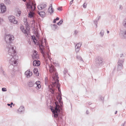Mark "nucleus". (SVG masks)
Returning <instances> with one entry per match:
<instances>
[{"instance_id": "1", "label": "nucleus", "mask_w": 126, "mask_h": 126, "mask_svg": "<svg viewBox=\"0 0 126 126\" xmlns=\"http://www.w3.org/2000/svg\"><path fill=\"white\" fill-rule=\"evenodd\" d=\"M49 71L51 73V75H52L53 81L51 86L49 85L48 88L50 89V91L52 94H54L55 89L54 87H56L58 88V91L59 92L61 93V90L60 89V84L59 83V80H58L59 78L58 77V74L55 71V70L54 67L52 66L50 69ZM61 93L59 94L58 95L59 98V102L61 107L58 104V103L55 102V107L54 110L51 109L53 113L54 114V116L55 117H58L59 118V116L58 113L60 112V110H62L61 107L63 106V102L62 101V97L61 95Z\"/></svg>"}, {"instance_id": "2", "label": "nucleus", "mask_w": 126, "mask_h": 126, "mask_svg": "<svg viewBox=\"0 0 126 126\" xmlns=\"http://www.w3.org/2000/svg\"><path fill=\"white\" fill-rule=\"evenodd\" d=\"M14 39V36L10 35H7L5 37V40L7 44L6 47L8 54L12 56L16 53V47H14L10 44Z\"/></svg>"}, {"instance_id": "3", "label": "nucleus", "mask_w": 126, "mask_h": 126, "mask_svg": "<svg viewBox=\"0 0 126 126\" xmlns=\"http://www.w3.org/2000/svg\"><path fill=\"white\" fill-rule=\"evenodd\" d=\"M26 6L27 9H29V13L28 14V17H33L34 13L33 11L36 8L35 4H34L31 1L26 3Z\"/></svg>"}, {"instance_id": "4", "label": "nucleus", "mask_w": 126, "mask_h": 126, "mask_svg": "<svg viewBox=\"0 0 126 126\" xmlns=\"http://www.w3.org/2000/svg\"><path fill=\"white\" fill-rule=\"evenodd\" d=\"M39 47L40 51L43 55V57L45 58H46L47 56L49 58V54L48 53H47L46 54L45 51L44 46L43 45V42L42 41H41V44L39 45Z\"/></svg>"}, {"instance_id": "5", "label": "nucleus", "mask_w": 126, "mask_h": 126, "mask_svg": "<svg viewBox=\"0 0 126 126\" xmlns=\"http://www.w3.org/2000/svg\"><path fill=\"white\" fill-rule=\"evenodd\" d=\"M16 53H15L14 55H11V56L12 57V58L9 61V63L11 65H13L14 66H16L17 64V59H15V58L16 57V56H15V55L16 54Z\"/></svg>"}, {"instance_id": "6", "label": "nucleus", "mask_w": 126, "mask_h": 126, "mask_svg": "<svg viewBox=\"0 0 126 126\" xmlns=\"http://www.w3.org/2000/svg\"><path fill=\"white\" fill-rule=\"evenodd\" d=\"M124 60H120L118 61L117 66V70L119 71L122 69L123 68V64L124 63Z\"/></svg>"}, {"instance_id": "7", "label": "nucleus", "mask_w": 126, "mask_h": 126, "mask_svg": "<svg viewBox=\"0 0 126 126\" xmlns=\"http://www.w3.org/2000/svg\"><path fill=\"white\" fill-rule=\"evenodd\" d=\"M8 19L10 22L14 24H16L18 21L15 20V17L13 16H10L8 17Z\"/></svg>"}, {"instance_id": "8", "label": "nucleus", "mask_w": 126, "mask_h": 126, "mask_svg": "<svg viewBox=\"0 0 126 126\" xmlns=\"http://www.w3.org/2000/svg\"><path fill=\"white\" fill-rule=\"evenodd\" d=\"M25 74L27 78H29L32 75V73L29 69L25 72Z\"/></svg>"}, {"instance_id": "9", "label": "nucleus", "mask_w": 126, "mask_h": 126, "mask_svg": "<svg viewBox=\"0 0 126 126\" xmlns=\"http://www.w3.org/2000/svg\"><path fill=\"white\" fill-rule=\"evenodd\" d=\"M95 62L97 65H102L103 62L102 59L100 58L97 59Z\"/></svg>"}, {"instance_id": "10", "label": "nucleus", "mask_w": 126, "mask_h": 126, "mask_svg": "<svg viewBox=\"0 0 126 126\" xmlns=\"http://www.w3.org/2000/svg\"><path fill=\"white\" fill-rule=\"evenodd\" d=\"M47 6L46 4L45 3H42L38 6V8L39 10H41L46 7Z\"/></svg>"}, {"instance_id": "11", "label": "nucleus", "mask_w": 126, "mask_h": 126, "mask_svg": "<svg viewBox=\"0 0 126 126\" xmlns=\"http://www.w3.org/2000/svg\"><path fill=\"white\" fill-rule=\"evenodd\" d=\"M0 8L2 13H4L6 11V7L4 3H1L0 4Z\"/></svg>"}, {"instance_id": "12", "label": "nucleus", "mask_w": 126, "mask_h": 126, "mask_svg": "<svg viewBox=\"0 0 126 126\" xmlns=\"http://www.w3.org/2000/svg\"><path fill=\"white\" fill-rule=\"evenodd\" d=\"M54 11V10L52 8V5L51 4L50 5L48 9V11L50 14H51Z\"/></svg>"}, {"instance_id": "13", "label": "nucleus", "mask_w": 126, "mask_h": 126, "mask_svg": "<svg viewBox=\"0 0 126 126\" xmlns=\"http://www.w3.org/2000/svg\"><path fill=\"white\" fill-rule=\"evenodd\" d=\"M37 52L36 50H34L33 56V59H37L38 58V55H37Z\"/></svg>"}, {"instance_id": "14", "label": "nucleus", "mask_w": 126, "mask_h": 126, "mask_svg": "<svg viewBox=\"0 0 126 126\" xmlns=\"http://www.w3.org/2000/svg\"><path fill=\"white\" fill-rule=\"evenodd\" d=\"M24 110V108L23 106H21L18 110V113H20L23 112Z\"/></svg>"}, {"instance_id": "15", "label": "nucleus", "mask_w": 126, "mask_h": 126, "mask_svg": "<svg viewBox=\"0 0 126 126\" xmlns=\"http://www.w3.org/2000/svg\"><path fill=\"white\" fill-rule=\"evenodd\" d=\"M40 62L39 61L34 60L33 63V65L34 66H38L40 65Z\"/></svg>"}, {"instance_id": "16", "label": "nucleus", "mask_w": 126, "mask_h": 126, "mask_svg": "<svg viewBox=\"0 0 126 126\" xmlns=\"http://www.w3.org/2000/svg\"><path fill=\"white\" fill-rule=\"evenodd\" d=\"M4 3L6 5H9L11 4V2L10 0H4Z\"/></svg>"}, {"instance_id": "17", "label": "nucleus", "mask_w": 126, "mask_h": 126, "mask_svg": "<svg viewBox=\"0 0 126 126\" xmlns=\"http://www.w3.org/2000/svg\"><path fill=\"white\" fill-rule=\"evenodd\" d=\"M21 29V30L22 31V32L24 33H25V35L27 36L28 35V32H28L27 30V32L26 30H25L22 27L20 28Z\"/></svg>"}, {"instance_id": "18", "label": "nucleus", "mask_w": 126, "mask_h": 126, "mask_svg": "<svg viewBox=\"0 0 126 126\" xmlns=\"http://www.w3.org/2000/svg\"><path fill=\"white\" fill-rule=\"evenodd\" d=\"M21 29V30L22 31V32L24 33H25V35L27 36L28 35V32H28L27 30V32L26 30H25L22 27L20 28Z\"/></svg>"}, {"instance_id": "19", "label": "nucleus", "mask_w": 126, "mask_h": 126, "mask_svg": "<svg viewBox=\"0 0 126 126\" xmlns=\"http://www.w3.org/2000/svg\"><path fill=\"white\" fill-rule=\"evenodd\" d=\"M35 85V82L33 81H31L29 82L28 83V85L29 87H31L33 86L34 85Z\"/></svg>"}, {"instance_id": "20", "label": "nucleus", "mask_w": 126, "mask_h": 126, "mask_svg": "<svg viewBox=\"0 0 126 126\" xmlns=\"http://www.w3.org/2000/svg\"><path fill=\"white\" fill-rule=\"evenodd\" d=\"M33 72L34 73V74L37 76H39L38 75L39 74L38 73V70L37 68H35L33 70Z\"/></svg>"}, {"instance_id": "21", "label": "nucleus", "mask_w": 126, "mask_h": 126, "mask_svg": "<svg viewBox=\"0 0 126 126\" xmlns=\"http://www.w3.org/2000/svg\"><path fill=\"white\" fill-rule=\"evenodd\" d=\"M38 14L41 16L43 17L45 15V13L44 12H39Z\"/></svg>"}, {"instance_id": "22", "label": "nucleus", "mask_w": 126, "mask_h": 126, "mask_svg": "<svg viewBox=\"0 0 126 126\" xmlns=\"http://www.w3.org/2000/svg\"><path fill=\"white\" fill-rule=\"evenodd\" d=\"M76 58L78 60H79L80 61H82L83 62H84L83 60L82 59L81 57L80 56L77 55L76 56Z\"/></svg>"}, {"instance_id": "23", "label": "nucleus", "mask_w": 126, "mask_h": 126, "mask_svg": "<svg viewBox=\"0 0 126 126\" xmlns=\"http://www.w3.org/2000/svg\"><path fill=\"white\" fill-rule=\"evenodd\" d=\"M100 16H99L97 19H96L95 21H94V22L95 25L96 26V27L97 28V21L99 20V19L100 18Z\"/></svg>"}, {"instance_id": "24", "label": "nucleus", "mask_w": 126, "mask_h": 126, "mask_svg": "<svg viewBox=\"0 0 126 126\" xmlns=\"http://www.w3.org/2000/svg\"><path fill=\"white\" fill-rule=\"evenodd\" d=\"M123 26L125 28H126V19L124 20L123 22L122 23Z\"/></svg>"}, {"instance_id": "25", "label": "nucleus", "mask_w": 126, "mask_h": 126, "mask_svg": "<svg viewBox=\"0 0 126 126\" xmlns=\"http://www.w3.org/2000/svg\"><path fill=\"white\" fill-rule=\"evenodd\" d=\"M24 24L26 26V29L28 32H29L30 28L29 27V25L28 23H24Z\"/></svg>"}, {"instance_id": "26", "label": "nucleus", "mask_w": 126, "mask_h": 126, "mask_svg": "<svg viewBox=\"0 0 126 126\" xmlns=\"http://www.w3.org/2000/svg\"><path fill=\"white\" fill-rule=\"evenodd\" d=\"M122 34L124 38H126V31L123 32Z\"/></svg>"}, {"instance_id": "27", "label": "nucleus", "mask_w": 126, "mask_h": 126, "mask_svg": "<svg viewBox=\"0 0 126 126\" xmlns=\"http://www.w3.org/2000/svg\"><path fill=\"white\" fill-rule=\"evenodd\" d=\"M67 70L66 69H64V70L63 71V73L65 77V75H66V74H67Z\"/></svg>"}, {"instance_id": "28", "label": "nucleus", "mask_w": 126, "mask_h": 126, "mask_svg": "<svg viewBox=\"0 0 126 126\" xmlns=\"http://www.w3.org/2000/svg\"><path fill=\"white\" fill-rule=\"evenodd\" d=\"M0 71L2 74H3L4 75H5V74L4 73V71L3 69L1 68L0 70Z\"/></svg>"}, {"instance_id": "29", "label": "nucleus", "mask_w": 126, "mask_h": 126, "mask_svg": "<svg viewBox=\"0 0 126 126\" xmlns=\"http://www.w3.org/2000/svg\"><path fill=\"white\" fill-rule=\"evenodd\" d=\"M81 44L80 43H79L76 45L75 47H77L80 48L81 46Z\"/></svg>"}, {"instance_id": "30", "label": "nucleus", "mask_w": 126, "mask_h": 126, "mask_svg": "<svg viewBox=\"0 0 126 126\" xmlns=\"http://www.w3.org/2000/svg\"><path fill=\"white\" fill-rule=\"evenodd\" d=\"M75 51L76 53H78L79 52L80 49V48L77 47H75Z\"/></svg>"}, {"instance_id": "31", "label": "nucleus", "mask_w": 126, "mask_h": 126, "mask_svg": "<svg viewBox=\"0 0 126 126\" xmlns=\"http://www.w3.org/2000/svg\"><path fill=\"white\" fill-rule=\"evenodd\" d=\"M63 21V19H62L60 21L57 23V25H60L61 24H62Z\"/></svg>"}, {"instance_id": "32", "label": "nucleus", "mask_w": 126, "mask_h": 126, "mask_svg": "<svg viewBox=\"0 0 126 126\" xmlns=\"http://www.w3.org/2000/svg\"><path fill=\"white\" fill-rule=\"evenodd\" d=\"M104 32L103 30H102L101 31V32H100V34L102 36L104 35Z\"/></svg>"}, {"instance_id": "33", "label": "nucleus", "mask_w": 126, "mask_h": 126, "mask_svg": "<svg viewBox=\"0 0 126 126\" xmlns=\"http://www.w3.org/2000/svg\"><path fill=\"white\" fill-rule=\"evenodd\" d=\"M35 85L36 84L37 85L40 84V82L39 81H37L35 82Z\"/></svg>"}, {"instance_id": "34", "label": "nucleus", "mask_w": 126, "mask_h": 126, "mask_svg": "<svg viewBox=\"0 0 126 126\" xmlns=\"http://www.w3.org/2000/svg\"><path fill=\"white\" fill-rule=\"evenodd\" d=\"M21 12L20 11H19L18 12V13H17L16 15V16H20V14H21Z\"/></svg>"}, {"instance_id": "35", "label": "nucleus", "mask_w": 126, "mask_h": 126, "mask_svg": "<svg viewBox=\"0 0 126 126\" xmlns=\"http://www.w3.org/2000/svg\"><path fill=\"white\" fill-rule=\"evenodd\" d=\"M87 4L86 3H84L83 5V6L84 8H85L86 7Z\"/></svg>"}, {"instance_id": "36", "label": "nucleus", "mask_w": 126, "mask_h": 126, "mask_svg": "<svg viewBox=\"0 0 126 126\" xmlns=\"http://www.w3.org/2000/svg\"><path fill=\"white\" fill-rule=\"evenodd\" d=\"M41 87V85L40 84L37 85L36 87V88H38V89L40 88Z\"/></svg>"}, {"instance_id": "37", "label": "nucleus", "mask_w": 126, "mask_h": 126, "mask_svg": "<svg viewBox=\"0 0 126 126\" xmlns=\"http://www.w3.org/2000/svg\"><path fill=\"white\" fill-rule=\"evenodd\" d=\"M2 90L3 91H4V92L6 91H7L6 88H2Z\"/></svg>"}, {"instance_id": "38", "label": "nucleus", "mask_w": 126, "mask_h": 126, "mask_svg": "<svg viewBox=\"0 0 126 126\" xmlns=\"http://www.w3.org/2000/svg\"><path fill=\"white\" fill-rule=\"evenodd\" d=\"M27 19H24V23H27Z\"/></svg>"}, {"instance_id": "39", "label": "nucleus", "mask_w": 126, "mask_h": 126, "mask_svg": "<svg viewBox=\"0 0 126 126\" xmlns=\"http://www.w3.org/2000/svg\"><path fill=\"white\" fill-rule=\"evenodd\" d=\"M32 38L33 39V41L35 43V40H36L35 37H34L33 38V37H32Z\"/></svg>"}, {"instance_id": "40", "label": "nucleus", "mask_w": 126, "mask_h": 126, "mask_svg": "<svg viewBox=\"0 0 126 126\" xmlns=\"http://www.w3.org/2000/svg\"><path fill=\"white\" fill-rule=\"evenodd\" d=\"M57 10L60 11H61V8L60 7H58L57 8Z\"/></svg>"}, {"instance_id": "41", "label": "nucleus", "mask_w": 126, "mask_h": 126, "mask_svg": "<svg viewBox=\"0 0 126 126\" xmlns=\"http://www.w3.org/2000/svg\"><path fill=\"white\" fill-rule=\"evenodd\" d=\"M73 0H72L70 2V4L71 5L72 4V3L73 2Z\"/></svg>"}, {"instance_id": "42", "label": "nucleus", "mask_w": 126, "mask_h": 126, "mask_svg": "<svg viewBox=\"0 0 126 126\" xmlns=\"http://www.w3.org/2000/svg\"><path fill=\"white\" fill-rule=\"evenodd\" d=\"M59 18L58 17H57L55 19L56 20H58L59 19Z\"/></svg>"}, {"instance_id": "43", "label": "nucleus", "mask_w": 126, "mask_h": 126, "mask_svg": "<svg viewBox=\"0 0 126 126\" xmlns=\"http://www.w3.org/2000/svg\"><path fill=\"white\" fill-rule=\"evenodd\" d=\"M46 39H45V45H46V47H47V44H46L47 42L46 41Z\"/></svg>"}, {"instance_id": "44", "label": "nucleus", "mask_w": 126, "mask_h": 126, "mask_svg": "<svg viewBox=\"0 0 126 126\" xmlns=\"http://www.w3.org/2000/svg\"><path fill=\"white\" fill-rule=\"evenodd\" d=\"M53 26H55V28H57V25L55 24L53 25Z\"/></svg>"}, {"instance_id": "45", "label": "nucleus", "mask_w": 126, "mask_h": 126, "mask_svg": "<svg viewBox=\"0 0 126 126\" xmlns=\"http://www.w3.org/2000/svg\"><path fill=\"white\" fill-rule=\"evenodd\" d=\"M78 33V32L76 31H75V32H74V33L76 34H77Z\"/></svg>"}, {"instance_id": "46", "label": "nucleus", "mask_w": 126, "mask_h": 126, "mask_svg": "<svg viewBox=\"0 0 126 126\" xmlns=\"http://www.w3.org/2000/svg\"><path fill=\"white\" fill-rule=\"evenodd\" d=\"M53 22L54 23H55L56 22V20H55V19L53 21Z\"/></svg>"}, {"instance_id": "47", "label": "nucleus", "mask_w": 126, "mask_h": 126, "mask_svg": "<svg viewBox=\"0 0 126 126\" xmlns=\"http://www.w3.org/2000/svg\"><path fill=\"white\" fill-rule=\"evenodd\" d=\"M123 54H121L120 55V57H123Z\"/></svg>"}, {"instance_id": "48", "label": "nucleus", "mask_w": 126, "mask_h": 126, "mask_svg": "<svg viewBox=\"0 0 126 126\" xmlns=\"http://www.w3.org/2000/svg\"><path fill=\"white\" fill-rule=\"evenodd\" d=\"M100 98H101V100H103L104 99V98L102 97H100Z\"/></svg>"}, {"instance_id": "49", "label": "nucleus", "mask_w": 126, "mask_h": 126, "mask_svg": "<svg viewBox=\"0 0 126 126\" xmlns=\"http://www.w3.org/2000/svg\"><path fill=\"white\" fill-rule=\"evenodd\" d=\"M7 105L8 106H10V107H12V106H11V105L10 104H7Z\"/></svg>"}, {"instance_id": "50", "label": "nucleus", "mask_w": 126, "mask_h": 126, "mask_svg": "<svg viewBox=\"0 0 126 126\" xmlns=\"http://www.w3.org/2000/svg\"><path fill=\"white\" fill-rule=\"evenodd\" d=\"M120 8L121 9H122V6H120Z\"/></svg>"}, {"instance_id": "51", "label": "nucleus", "mask_w": 126, "mask_h": 126, "mask_svg": "<svg viewBox=\"0 0 126 126\" xmlns=\"http://www.w3.org/2000/svg\"><path fill=\"white\" fill-rule=\"evenodd\" d=\"M86 113L87 114H89V111L88 110H87Z\"/></svg>"}, {"instance_id": "52", "label": "nucleus", "mask_w": 126, "mask_h": 126, "mask_svg": "<svg viewBox=\"0 0 126 126\" xmlns=\"http://www.w3.org/2000/svg\"><path fill=\"white\" fill-rule=\"evenodd\" d=\"M117 111H116L115 112V114H117Z\"/></svg>"}, {"instance_id": "53", "label": "nucleus", "mask_w": 126, "mask_h": 126, "mask_svg": "<svg viewBox=\"0 0 126 126\" xmlns=\"http://www.w3.org/2000/svg\"><path fill=\"white\" fill-rule=\"evenodd\" d=\"M124 124H122L121 126H124Z\"/></svg>"}, {"instance_id": "54", "label": "nucleus", "mask_w": 126, "mask_h": 126, "mask_svg": "<svg viewBox=\"0 0 126 126\" xmlns=\"http://www.w3.org/2000/svg\"><path fill=\"white\" fill-rule=\"evenodd\" d=\"M10 104L11 105H12L13 104V103L12 102H11Z\"/></svg>"}, {"instance_id": "55", "label": "nucleus", "mask_w": 126, "mask_h": 126, "mask_svg": "<svg viewBox=\"0 0 126 126\" xmlns=\"http://www.w3.org/2000/svg\"><path fill=\"white\" fill-rule=\"evenodd\" d=\"M109 31H107V33H109Z\"/></svg>"}, {"instance_id": "56", "label": "nucleus", "mask_w": 126, "mask_h": 126, "mask_svg": "<svg viewBox=\"0 0 126 126\" xmlns=\"http://www.w3.org/2000/svg\"><path fill=\"white\" fill-rule=\"evenodd\" d=\"M32 22H34V20H33V21H32Z\"/></svg>"}, {"instance_id": "57", "label": "nucleus", "mask_w": 126, "mask_h": 126, "mask_svg": "<svg viewBox=\"0 0 126 126\" xmlns=\"http://www.w3.org/2000/svg\"><path fill=\"white\" fill-rule=\"evenodd\" d=\"M122 102H120V104H122Z\"/></svg>"}, {"instance_id": "58", "label": "nucleus", "mask_w": 126, "mask_h": 126, "mask_svg": "<svg viewBox=\"0 0 126 126\" xmlns=\"http://www.w3.org/2000/svg\"><path fill=\"white\" fill-rule=\"evenodd\" d=\"M60 119H61L62 118L61 117H60Z\"/></svg>"}, {"instance_id": "59", "label": "nucleus", "mask_w": 126, "mask_h": 126, "mask_svg": "<svg viewBox=\"0 0 126 126\" xmlns=\"http://www.w3.org/2000/svg\"><path fill=\"white\" fill-rule=\"evenodd\" d=\"M27 11L28 12V10H27Z\"/></svg>"}]
</instances>
